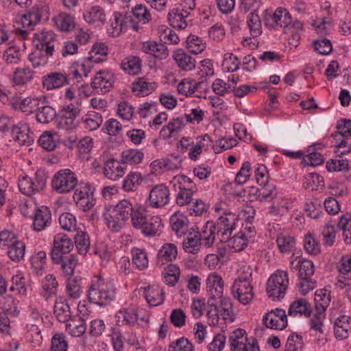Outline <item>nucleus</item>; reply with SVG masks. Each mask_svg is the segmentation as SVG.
<instances>
[{
  "instance_id": "f257e3e1",
  "label": "nucleus",
  "mask_w": 351,
  "mask_h": 351,
  "mask_svg": "<svg viewBox=\"0 0 351 351\" xmlns=\"http://www.w3.org/2000/svg\"><path fill=\"white\" fill-rule=\"evenodd\" d=\"M142 208L138 204L133 206L128 199H122L115 206H109L104 213L106 224L112 231L119 232L130 217L132 223V217L136 210Z\"/></svg>"
},
{
  "instance_id": "f03ea898",
  "label": "nucleus",
  "mask_w": 351,
  "mask_h": 351,
  "mask_svg": "<svg viewBox=\"0 0 351 351\" xmlns=\"http://www.w3.org/2000/svg\"><path fill=\"white\" fill-rule=\"evenodd\" d=\"M115 288L112 280L99 276L92 282L88 291V300L99 306H106L115 298Z\"/></svg>"
},
{
  "instance_id": "7ed1b4c3",
  "label": "nucleus",
  "mask_w": 351,
  "mask_h": 351,
  "mask_svg": "<svg viewBox=\"0 0 351 351\" xmlns=\"http://www.w3.org/2000/svg\"><path fill=\"white\" fill-rule=\"evenodd\" d=\"M132 226L141 230V233L147 237H153L159 235L162 227V220L158 215L147 217V210L143 207L136 210L132 217Z\"/></svg>"
},
{
  "instance_id": "20e7f679",
  "label": "nucleus",
  "mask_w": 351,
  "mask_h": 351,
  "mask_svg": "<svg viewBox=\"0 0 351 351\" xmlns=\"http://www.w3.org/2000/svg\"><path fill=\"white\" fill-rule=\"evenodd\" d=\"M77 183L76 174L71 170L65 169L56 173L52 178L51 186L58 193L65 194L72 191Z\"/></svg>"
},
{
  "instance_id": "39448f33",
  "label": "nucleus",
  "mask_w": 351,
  "mask_h": 351,
  "mask_svg": "<svg viewBox=\"0 0 351 351\" xmlns=\"http://www.w3.org/2000/svg\"><path fill=\"white\" fill-rule=\"evenodd\" d=\"M289 285L286 271L278 270L270 276L267 283V293L273 300H280L286 293Z\"/></svg>"
},
{
  "instance_id": "423d86ee",
  "label": "nucleus",
  "mask_w": 351,
  "mask_h": 351,
  "mask_svg": "<svg viewBox=\"0 0 351 351\" xmlns=\"http://www.w3.org/2000/svg\"><path fill=\"white\" fill-rule=\"evenodd\" d=\"M75 189L73 197L77 206L84 212L90 210L95 204L91 184L80 182Z\"/></svg>"
},
{
  "instance_id": "0eeeda50",
  "label": "nucleus",
  "mask_w": 351,
  "mask_h": 351,
  "mask_svg": "<svg viewBox=\"0 0 351 351\" xmlns=\"http://www.w3.org/2000/svg\"><path fill=\"white\" fill-rule=\"evenodd\" d=\"M73 249L72 240L65 234H57L53 239L51 250V258L55 264H60L63 258L72 255L70 252Z\"/></svg>"
},
{
  "instance_id": "6e6552de",
  "label": "nucleus",
  "mask_w": 351,
  "mask_h": 351,
  "mask_svg": "<svg viewBox=\"0 0 351 351\" xmlns=\"http://www.w3.org/2000/svg\"><path fill=\"white\" fill-rule=\"evenodd\" d=\"M56 35L51 30L43 29L33 34V45L40 51H45V55L52 56L54 51V42Z\"/></svg>"
},
{
  "instance_id": "1a4fd4ad",
  "label": "nucleus",
  "mask_w": 351,
  "mask_h": 351,
  "mask_svg": "<svg viewBox=\"0 0 351 351\" xmlns=\"http://www.w3.org/2000/svg\"><path fill=\"white\" fill-rule=\"evenodd\" d=\"M47 178L43 171H37L34 178L27 176L19 181L20 191L26 195H31L43 191L46 186Z\"/></svg>"
},
{
  "instance_id": "9d476101",
  "label": "nucleus",
  "mask_w": 351,
  "mask_h": 351,
  "mask_svg": "<svg viewBox=\"0 0 351 351\" xmlns=\"http://www.w3.org/2000/svg\"><path fill=\"white\" fill-rule=\"evenodd\" d=\"M234 298L243 305H247L254 298L252 286L247 277L237 278L232 286Z\"/></svg>"
},
{
  "instance_id": "9b49d317",
  "label": "nucleus",
  "mask_w": 351,
  "mask_h": 351,
  "mask_svg": "<svg viewBox=\"0 0 351 351\" xmlns=\"http://www.w3.org/2000/svg\"><path fill=\"white\" fill-rule=\"evenodd\" d=\"M80 110L73 104L62 107L59 112L58 126L64 130H73L77 126L76 117Z\"/></svg>"
},
{
  "instance_id": "f8f14e48",
  "label": "nucleus",
  "mask_w": 351,
  "mask_h": 351,
  "mask_svg": "<svg viewBox=\"0 0 351 351\" xmlns=\"http://www.w3.org/2000/svg\"><path fill=\"white\" fill-rule=\"evenodd\" d=\"M169 189L163 184L154 186L149 192V202L152 208H162L169 202Z\"/></svg>"
},
{
  "instance_id": "ddd939ff",
  "label": "nucleus",
  "mask_w": 351,
  "mask_h": 351,
  "mask_svg": "<svg viewBox=\"0 0 351 351\" xmlns=\"http://www.w3.org/2000/svg\"><path fill=\"white\" fill-rule=\"evenodd\" d=\"M70 82L69 75L64 72L53 71L43 77V86L47 90H52L66 86Z\"/></svg>"
},
{
  "instance_id": "4468645a",
  "label": "nucleus",
  "mask_w": 351,
  "mask_h": 351,
  "mask_svg": "<svg viewBox=\"0 0 351 351\" xmlns=\"http://www.w3.org/2000/svg\"><path fill=\"white\" fill-rule=\"evenodd\" d=\"M263 323L267 328L276 330H283L287 326V318L285 311L276 308L265 314Z\"/></svg>"
},
{
  "instance_id": "2eb2a0df",
  "label": "nucleus",
  "mask_w": 351,
  "mask_h": 351,
  "mask_svg": "<svg viewBox=\"0 0 351 351\" xmlns=\"http://www.w3.org/2000/svg\"><path fill=\"white\" fill-rule=\"evenodd\" d=\"M113 83L114 75L112 73L108 71H99L91 82L90 86L97 92L105 93L110 91Z\"/></svg>"
},
{
  "instance_id": "dca6fc26",
  "label": "nucleus",
  "mask_w": 351,
  "mask_h": 351,
  "mask_svg": "<svg viewBox=\"0 0 351 351\" xmlns=\"http://www.w3.org/2000/svg\"><path fill=\"white\" fill-rule=\"evenodd\" d=\"M51 221V213L49 207L43 206L38 208L34 215V229L40 232L48 227Z\"/></svg>"
},
{
  "instance_id": "f3484780",
  "label": "nucleus",
  "mask_w": 351,
  "mask_h": 351,
  "mask_svg": "<svg viewBox=\"0 0 351 351\" xmlns=\"http://www.w3.org/2000/svg\"><path fill=\"white\" fill-rule=\"evenodd\" d=\"M134 19H129V25L135 31L141 28L140 23L145 24L151 20V14L147 8L141 4L136 5L132 9Z\"/></svg>"
},
{
  "instance_id": "a211bd4d",
  "label": "nucleus",
  "mask_w": 351,
  "mask_h": 351,
  "mask_svg": "<svg viewBox=\"0 0 351 351\" xmlns=\"http://www.w3.org/2000/svg\"><path fill=\"white\" fill-rule=\"evenodd\" d=\"M11 104L14 109H19L27 114H31L39 108L40 100L38 98L27 97L21 99L20 97H13L11 100Z\"/></svg>"
},
{
  "instance_id": "6ab92c4d",
  "label": "nucleus",
  "mask_w": 351,
  "mask_h": 351,
  "mask_svg": "<svg viewBox=\"0 0 351 351\" xmlns=\"http://www.w3.org/2000/svg\"><path fill=\"white\" fill-rule=\"evenodd\" d=\"M12 136L21 145H30L34 142L33 136L29 134V128L25 123H18L12 130Z\"/></svg>"
},
{
  "instance_id": "aec40b11",
  "label": "nucleus",
  "mask_w": 351,
  "mask_h": 351,
  "mask_svg": "<svg viewBox=\"0 0 351 351\" xmlns=\"http://www.w3.org/2000/svg\"><path fill=\"white\" fill-rule=\"evenodd\" d=\"M334 332L336 338L344 339L351 333V318L347 315H341L334 322Z\"/></svg>"
},
{
  "instance_id": "412c9836",
  "label": "nucleus",
  "mask_w": 351,
  "mask_h": 351,
  "mask_svg": "<svg viewBox=\"0 0 351 351\" xmlns=\"http://www.w3.org/2000/svg\"><path fill=\"white\" fill-rule=\"evenodd\" d=\"M142 51L159 60L165 59L169 55V51L165 45L157 43L154 41H147L143 43Z\"/></svg>"
},
{
  "instance_id": "4be33fe9",
  "label": "nucleus",
  "mask_w": 351,
  "mask_h": 351,
  "mask_svg": "<svg viewBox=\"0 0 351 351\" xmlns=\"http://www.w3.org/2000/svg\"><path fill=\"white\" fill-rule=\"evenodd\" d=\"M146 301L152 306L162 304L165 300V291L158 286H147L144 288Z\"/></svg>"
},
{
  "instance_id": "5701e85b",
  "label": "nucleus",
  "mask_w": 351,
  "mask_h": 351,
  "mask_svg": "<svg viewBox=\"0 0 351 351\" xmlns=\"http://www.w3.org/2000/svg\"><path fill=\"white\" fill-rule=\"evenodd\" d=\"M40 19V14L37 11L29 12L23 14L20 19V23L23 27L27 29H17L16 32L22 36L23 38L26 39L28 30H32L34 26L39 22Z\"/></svg>"
},
{
  "instance_id": "b1692460",
  "label": "nucleus",
  "mask_w": 351,
  "mask_h": 351,
  "mask_svg": "<svg viewBox=\"0 0 351 351\" xmlns=\"http://www.w3.org/2000/svg\"><path fill=\"white\" fill-rule=\"evenodd\" d=\"M173 58L178 67L183 71H192L195 68V59L186 53L182 49L176 50Z\"/></svg>"
},
{
  "instance_id": "393cba45",
  "label": "nucleus",
  "mask_w": 351,
  "mask_h": 351,
  "mask_svg": "<svg viewBox=\"0 0 351 351\" xmlns=\"http://www.w3.org/2000/svg\"><path fill=\"white\" fill-rule=\"evenodd\" d=\"M189 15V12L186 10H181L180 8H176L169 12L168 20L173 27L183 29L187 26L186 18Z\"/></svg>"
},
{
  "instance_id": "a878e982",
  "label": "nucleus",
  "mask_w": 351,
  "mask_h": 351,
  "mask_svg": "<svg viewBox=\"0 0 351 351\" xmlns=\"http://www.w3.org/2000/svg\"><path fill=\"white\" fill-rule=\"evenodd\" d=\"M104 174L109 180L116 181L125 174V169L114 158L106 161L104 168Z\"/></svg>"
},
{
  "instance_id": "bb28decb",
  "label": "nucleus",
  "mask_w": 351,
  "mask_h": 351,
  "mask_svg": "<svg viewBox=\"0 0 351 351\" xmlns=\"http://www.w3.org/2000/svg\"><path fill=\"white\" fill-rule=\"evenodd\" d=\"M157 87L156 82H150L145 77H138L132 86V92L138 96H147L154 91Z\"/></svg>"
},
{
  "instance_id": "cd10ccee",
  "label": "nucleus",
  "mask_w": 351,
  "mask_h": 351,
  "mask_svg": "<svg viewBox=\"0 0 351 351\" xmlns=\"http://www.w3.org/2000/svg\"><path fill=\"white\" fill-rule=\"evenodd\" d=\"M292 268H295L299 271L300 279H306L311 278L314 274V265L313 263L307 259H298L296 258L291 262Z\"/></svg>"
},
{
  "instance_id": "c85d7f7f",
  "label": "nucleus",
  "mask_w": 351,
  "mask_h": 351,
  "mask_svg": "<svg viewBox=\"0 0 351 351\" xmlns=\"http://www.w3.org/2000/svg\"><path fill=\"white\" fill-rule=\"evenodd\" d=\"M237 219L236 215L232 213H226L219 219L217 232L218 234L221 233L223 239H226L225 236L231 234Z\"/></svg>"
},
{
  "instance_id": "c756f323",
  "label": "nucleus",
  "mask_w": 351,
  "mask_h": 351,
  "mask_svg": "<svg viewBox=\"0 0 351 351\" xmlns=\"http://www.w3.org/2000/svg\"><path fill=\"white\" fill-rule=\"evenodd\" d=\"M312 308L310 303L304 298H300L293 302L289 308L288 314L292 316L298 315H304L306 317L311 316Z\"/></svg>"
},
{
  "instance_id": "7c9ffc66",
  "label": "nucleus",
  "mask_w": 351,
  "mask_h": 351,
  "mask_svg": "<svg viewBox=\"0 0 351 351\" xmlns=\"http://www.w3.org/2000/svg\"><path fill=\"white\" fill-rule=\"evenodd\" d=\"M66 323V330L73 337H80L86 332V322L82 317L73 316Z\"/></svg>"
},
{
  "instance_id": "2f4dec72",
  "label": "nucleus",
  "mask_w": 351,
  "mask_h": 351,
  "mask_svg": "<svg viewBox=\"0 0 351 351\" xmlns=\"http://www.w3.org/2000/svg\"><path fill=\"white\" fill-rule=\"evenodd\" d=\"M53 313L56 319L60 322H66L72 317L70 306L63 298H59L56 300L53 307Z\"/></svg>"
},
{
  "instance_id": "473e14b6",
  "label": "nucleus",
  "mask_w": 351,
  "mask_h": 351,
  "mask_svg": "<svg viewBox=\"0 0 351 351\" xmlns=\"http://www.w3.org/2000/svg\"><path fill=\"white\" fill-rule=\"evenodd\" d=\"M206 284L210 295L218 298L223 296V280L220 276L215 274H210Z\"/></svg>"
},
{
  "instance_id": "72a5a7b5",
  "label": "nucleus",
  "mask_w": 351,
  "mask_h": 351,
  "mask_svg": "<svg viewBox=\"0 0 351 351\" xmlns=\"http://www.w3.org/2000/svg\"><path fill=\"white\" fill-rule=\"evenodd\" d=\"M141 60L138 56H130L124 58L121 68L130 75H137L141 71Z\"/></svg>"
},
{
  "instance_id": "f704fd0d",
  "label": "nucleus",
  "mask_w": 351,
  "mask_h": 351,
  "mask_svg": "<svg viewBox=\"0 0 351 351\" xmlns=\"http://www.w3.org/2000/svg\"><path fill=\"white\" fill-rule=\"evenodd\" d=\"M315 311L326 313L330 302V291L326 289H318L315 293Z\"/></svg>"
},
{
  "instance_id": "c9c22d12",
  "label": "nucleus",
  "mask_w": 351,
  "mask_h": 351,
  "mask_svg": "<svg viewBox=\"0 0 351 351\" xmlns=\"http://www.w3.org/2000/svg\"><path fill=\"white\" fill-rule=\"evenodd\" d=\"M245 331L243 329L235 330L229 337L232 351H241L247 345Z\"/></svg>"
},
{
  "instance_id": "e433bc0d",
  "label": "nucleus",
  "mask_w": 351,
  "mask_h": 351,
  "mask_svg": "<svg viewBox=\"0 0 351 351\" xmlns=\"http://www.w3.org/2000/svg\"><path fill=\"white\" fill-rule=\"evenodd\" d=\"M34 77V71L28 67L16 69L12 81L16 86H23L31 82Z\"/></svg>"
},
{
  "instance_id": "4c0bfd02",
  "label": "nucleus",
  "mask_w": 351,
  "mask_h": 351,
  "mask_svg": "<svg viewBox=\"0 0 351 351\" xmlns=\"http://www.w3.org/2000/svg\"><path fill=\"white\" fill-rule=\"evenodd\" d=\"M215 230L216 227L213 223L208 222L204 226V229L201 232L198 233V237L200 242H202L203 245L206 247H210L213 246L215 241Z\"/></svg>"
},
{
  "instance_id": "58836bf2",
  "label": "nucleus",
  "mask_w": 351,
  "mask_h": 351,
  "mask_svg": "<svg viewBox=\"0 0 351 351\" xmlns=\"http://www.w3.org/2000/svg\"><path fill=\"white\" fill-rule=\"evenodd\" d=\"M55 24L62 32H71L75 29V19L71 14L61 13L54 18Z\"/></svg>"
},
{
  "instance_id": "ea45409f",
  "label": "nucleus",
  "mask_w": 351,
  "mask_h": 351,
  "mask_svg": "<svg viewBox=\"0 0 351 351\" xmlns=\"http://www.w3.org/2000/svg\"><path fill=\"white\" fill-rule=\"evenodd\" d=\"M201 245L198 233L189 232L182 243V247L187 253L196 254L200 250Z\"/></svg>"
},
{
  "instance_id": "a19ab883",
  "label": "nucleus",
  "mask_w": 351,
  "mask_h": 351,
  "mask_svg": "<svg viewBox=\"0 0 351 351\" xmlns=\"http://www.w3.org/2000/svg\"><path fill=\"white\" fill-rule=\"evenodd\" d=\"M84 128L88 131L97 130L103 122L101 115L95 111H90L82 118Z\"/></svg>"
},
{
  "instance_id": "79ce46f5",
  "label": "nucleus",
  "mask_w": 351,
  "mask_h": 351,
  "mask_svg": "<svg viewBox=\"0 0 351 351\" xmlns=\"http://www.w3.org/2000/svg\"><path fill=\"white\" fill-rule=\"evenodd\" d=\"M144 157V154L137 149L124 150L121 154V162L123 164L134 165L140 164Z\"/></svg>"
},
{
  "instance_id": "37998d69",
  "label": "nucleus",
  "mask_w": 351,
  "mask_h": 351,
  "mask_svg": "<svg viewBox=\"0 0 351 351\" xmlns=\"http://www.w3.org/2000/svg\"><path fill=\"white\" fill-rule=\"evenodd\" d=\"M128 23H129L128 17L124 18L121 13L115 12L110 27L108 29V32L114 37L118 36Z\"/></svg>"
},
{
  "instance_id": "c03bdc74",
  "label": "nucleus",
  "mask_w": 351,
  "mask_h": 351,
  "mask_svg": "<svg viewBox=\"0 0 351 351\" xmlns=\"http://www.w3.org/2000/svg\"><path fill=\"white\" fill-rule=\"evenodd\" d=\"M276 243L280 252L287 253L295 247V239L289 234L280 233L277 237Z\"/></svg>"
},
{
  "instance_id": "a18cd8bd",
  "label": "nucleus",
  "mask_w": 351,
  "mask_h": 351,
  "mask_svg": "<svg viewBox=\"0 0 351 351\" xmlns=\"http://www.w3.org/2000/svg\"><path fill=\"white\" fill-rule=\"evenodd\" d=\"M337 228L342 230L343 240L346 243H351V214L343 215L339 220Z\"/></svg>"
},
{
  "instance_id": "49530a36",
  "label": "nucleus",
  "mask_w": 351,
  "mask_h": 351,
  "mask_svg": "<svg viewBox=\"0 0 351 351\" xmlns=\"http://www.w3.org/2000/svg\"><path fill=\"white\" fill-rule=\"evenodd\" d=\"M57 113L54 108L49 106H43L38 108L36 114V120L41 123H49L56 117Z\"/></svg>"
},
{
  "instance_id": "de8ad7c7",
  "label": "nucleus",
  "mask_w": 351,
  "mask_h": 351,
  "mask_svg": "<svg viewBox=\"0 0 351 351\" xmlns=\"http://www.w3.org/2000/svg\"><path fill=\"white\" fill-rule=\"evenodd\" d=\"M132 262L136 268L140 270L147 267L149 261L147 254L145 250L140 248H133L132 250Z\"/></svg>"
},
{
  "instance_id": "09e8293b",
  "label": "nucleus",
  "mask_w": 351,
  "mask_h": 351,
  "mask_svg": "<svg viewBox=\"0 0 351 351\" xmlns=\"http://www.w3.org/2000/svg\"><path fill=\"white\" fill-rule=\"evenodd\" d=\"M9 246L8 254L11 260L18 262L23 258L25 250L23 242L14 240Z\"/></svg>"
},
{
  "instance_id": "8fccbe9b",
  "label": "nucleus",
  "mask_w": 351,
  "mask_h": 351,
  "mask_svg": "<svg viewBox=\"0 0 351 351\" xmlns=\"http://www.w3.org/2000/svg\"><path fill=\"white\" fill-rule=\"evenodd\" d=\"M178 251L177 247L173 243H166L159 250L158 254V258L162 264L176 259Z\"/></svg>"
},
{
  "instance_id": "3c124183",
  "label": "nucleus",
  "mask_w": 351,
  "mask_h": 351,
  "mask_svg": "<svg viewBox=\"0 0 351 351\" xmlns=\"http://www.w3.org/2000/svg\"><path fill=\"white\" fill-rule=\"evenodd\" d=\"M58 283L56 278L52 274H48L45 276L43 282V295L46 299L55 295L57 292Z\"/></svg>"
},
{
  "instance_id": "603ef678",
  "label": "nucleus",
  "mask_w": 351,
  "mask_h": 351,
  "mask_svg": "<svg viewBox=\"0 0 351 351\" xmlns=\"http://www.w3.org/2000/svg\"><path fill=\"white\" fill-rule=\"evenodd\" d=\"M226 243H227V246L232 249L234 252H241L247 246L248 241L247 239L245 237V234H241L239 232L232 238L228 237Z\"/></svg>"
},
{
  "instance_id": "864d4df0",
  "label": "nucleus",
  "mask_w": 351,
  "mask_h": 351,
  "mask_svg": "<svg viewBox=\"0 0 351 351\" xmlns=\"http://www.w3.org/2000/svg\"><path fill=\"white\" fill-rule=\"evenodd\" d=\"M200 82H197L194 80L184 79L178 85V92L184 96L193 95L200 85Z\"/></svg>"
},
{
  "instance_id": "5fc2aeb1",
  "label": "nucleus",
  "mask_w": 351,
  "mask_h": 351,
  "mask_svg": "<svg viewBox=\"0 0 351 351\" xmlns=\"http://www.w3.org/2000/svg\"><path fill=\"white\" fill-rule=\"evenodd\" d=\"M142 180L143 178L141 173L130 172L123 181V189L125 191H134L137 189Z\"/></svg>"
},
{
  "instance_id": "6e6d98bb",
  "label": "nucleus",
  "mask_w": 351,
  "mask_h": 351,
  "mask_svg": "<svg viewBox=\"0 0 351 351\" xmlns=\"http://www.w3.org/2000/svg\"><path fill=\"white\" fill-rule=\"evenodd\" d=\"M250 34L253 38L258 37L262 33L261 22L256 12H251L247 20Z\"/></svg>"
},
{
  "instance_id": "4d7b16f0",
  "label": "nucleus",
  "mask_w": 351,
  "mask_h": 351,
  "mask_svg": "<svg viewBox=\"0 0 351 351\" xmlns=\"http://www.w3.org/2000/svg\"><path fill=\"white\" fill-rule=\"evenodd\" d=\"M75 246L80 254H86L90 248V239L88 234L83 231L77 232L75 237Z\"/></svg>"
},
{
  "instance_id": "13d9d810",
  "label": "nucleus",
  "mask_w": 351,
  "mask_h": 351,
  "mask_svg": "<svg viewBox=\"0 0 351 351\" xmlns=\"http://www.w3.org/2000/svg\"><path fill=\"white\" fill-rule=\"evenodd\" d=\"M84 19L89 23H95L99 22L104 23L106 21V14L104 10L99 6H95L84 14Z\"/></svg>"
},
{
  "instance_id": "bf43d9fd",
  "label": "nucleus",
  "mask_w": 351,
  "mask_h": 351,
  "mask_svg": "<svg viewBox=\"0 0 351 351\" xmlns=\"http://www.w3.org/2000/svg\"><path fill=\"white\" fill-rule=\"evenodd\" d=\"M188 219L186 217L180 214V213H176L170 218V223L173 231L177 234L180 231L182 233L186 230L187 226Z\"/></svg>"
},
{
  "instance_id": "052dcab7",
  "label": "nucleus",
  "mask_w": 351,
  "mask_h": 351,
  "mask_svg": "<svg viewBox=\"0 0 351 351\" xmlns=\"http://www.w3.org/2000/svg\"><path fill=\"white\" fill-rule=\"evenodd\" d=\"M119 317H122L123 322L130 326L135 325L138 319L137 311L134 308H128L119 310Z\"/></svg>"
},
{
  "instance_id": "680f3d73",
  "label": "nucleus",
  "mask_w": 351,
  "mask_h": 351,
  "mask_svg": "<svg viewBox=\"0 0 351 351\" xmlns=\"http://www.w3.org/2000/svg\"><path fill=\"white\" fill-rule=\"evenodd\" d=\"M304 247L311 255H317L321 252L320 244L312 234H308L304 237Z\"/></svg>"
},
{
  "instance_id": "e2e57ef3",
  "label": "nucleus",
  "mask_w": 351,
  "mask_h": 351,
  "mask_svg": "<svg viewBox=\"0 0 351 351\" xmlns=\"http://www.w3.org/2000/svg\"><path fill=\"white\" fill-rule=\"evenodd\" d=\"M178 192L176 197V202L180 206L189 204L193 199V195L195 190L193 188L178 189Z\"/></svg>"
},
{
  "instance_id": "0e129e2a",
  "label": "nucleus",
  "mask_w": 351,
  "mask_h": 351,
  "mask_svg": "<svg viewBox=\"0 0 351 351\" xmlns=\"http://www.w3.org/2000/svg\"><path fill=\"white\" fill-rule=\"evenodd\" d=\"M59 223L62 228L66 231L71 232L76 230L77 221L72 213H62L59 217Z\"/></svg>"
},
{
  "instance_id": "69168bd1",
  "label": "nucleus",
  "mask_w": 351,
  "mask_h": 351,
  "mask_svg": "<svg viewBox=\"0 0 351 351\" xmlns=\"http://www.w3.org/2000/svg\"><path fill=\"white\" fill-rule=\"evenodd\" d=\"M66 292L70 298L77 299L82 293V287L75 277H69L67 279Z\"/></svg>"
},
{
  "instance_id": "338daca9",
  "label": "nucleus",
  "mask_w": 351,
  "mask_h": 351,
  "mask_svg": "<svg viewBox=\"0 0 351 351\" xmlns=\"http://www.w3.org/2000/svg\"><path fill=\"white\" fill-rule=\"evenodd\" d=\"M51 351H67L68 343L63 334H55L51 339Z\"/></svg>"
},
{
  "instance_id": "774afa93",
  "label": "nucleus",
  "mask_w": 351,
  "mask_h": 351,
  "mask_svg": "<svg viewBox=\"0 0 351 351\" xmlns=\"http://www.w3.org/2000/svg\"><path fill=\"white\" fill-rule=\"evenodd\" d=\"M338 132L334 135L335 140L343 137L351 138V120H341L337 125Z\"/></svg>"
}]
</instances>
